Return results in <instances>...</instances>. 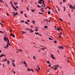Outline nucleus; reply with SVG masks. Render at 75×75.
Instances as JSON below:
<instances>
[{"mask_svg": "<svg viewBox=\"0 0 75 75\" xmlns=\"http://www.w3.org/2000/svg\"><path fill=\"white\" fill-rule=\"evenodd\" d=\"M56 67L57 68H59V65H57V66H56Z\"/></svg>", "mask_w": 75, "mask_h": 75, "instance_id": "obj_56", "label": "nucleus"}, {"mask_svg": "<svg viewBox=\"0 0 75 75\" xmlns=\"http://www.w3.org/2000/svg\"><path fill=\"white\" fill-rule=\"evenodd\" d=\"M27 69H28V71H31V69H30V68H28Z\"/></svg>", "mask_w": 75, "mask_h": 75, "instance_id": "obj_16", "label": "nucleus"}, {"mask_svg": "<svg viewBox=\"0 0 75 75\" xmlns=\"http://www.w3.org/2000/svg\"><path fill=\"white\" fill-rule=\"evenodd\" d=\"M25 24H27L28 25H30V23H28L27 21H25Z\"/></svg>", "mask_w": 75, "mask_h": 75, "instance_id": "obj_13", "label": "nucleus"}, {"mask_svg": "<svg viewBox=\"0 0 75 75\" xmlns=\"http://www.w3.org/2000/svg\"><path fill=\"white\" fill-rule=\"evenodd\" d=\"M21 33H22L23 34H24L25 33H26V32L24 31H22Z\"/></svg>", "mask_w": 75, "mask_h": 75, "instance_id": "obj_18", "label": "nucleus"}, {"mask_svg": "<svg viewBox=\"0 0 75 75\" xmlns=\"http://www.w3.org/2000/svg\"><path fill=\"white\" fill-rule=\"evenodd\" d=\"M23 63L24 64H25V65L27 64V63H26V62H25V61H24Z\"/></svg>", "mask_w": 75, "mask_h": 75, "instance_id": "obj_19", "label": "nucleus"}, {"mask_svg": "<svg viewBox=\"0 0 75 75\" xmlns=\"http://www.w3.org/2000/svg\"><path fill=\"white\" fill-rule=\"evenodd\" d=\"M13 16H17V14H18V12H16H16H13Z\"/></svg>", "mask_w": 75, "mask_h": 75, "instance_id": "obj_2", "label": "nucleus"}, {"mask_svg": "<svg viewBox=\"0 0 75 75\" xmlns=\"http://www.w3.org/2000/svg\"><path fill=\"white\" fill-rule=\"evenodd\" d=\"M27 21H28V22H30V21L29 20H27Z\"/></svg>", "mask_w": 75, "mask_h": 75, "instance_id": "obj_64", "label": "nucleus"}, {"mask_svg": "<svg viewBox=\"0 0 75 75\" xmlns=\"http://www.w3.org/2000/svg\"><path fill=\"white\" fill-rule=\"evenodd\" d=\"M14 9V10H15V11H17V9L16 8H15V9Z\"/></svg>", "mask_w": 75, "mask_h": 75, "instance_id": "obj_48", "label": "nucleus"}, {"mask_svg": "<svg viewBox=\"0 0 75 75\" xmlns=\"http://www.w3.org/2000/svg\"><path fill=\"white\" fill-rule=\"evenodd\" d=\"M55 67H53L52 68L54 69V70H57V68L56 67V65H55Z\"/></svg>", "mask_w": 75, "mask_h": 75, "instance_id": "obj_8", "label": "nucleus"}, {"mask_svg": "<svg viewBox=\"0 0 75 75\" xmlns=\"http://www.w3.org/2000/svg\"><path fill=\"white\" fill-rule=\"evenodd\" d=\"M39 14H43V13H40V12H39Z\"/></svg>", "mask_w": 75, "mask_h": 75, "instance_id": "obj_40", "label": "nucleus"}, {"mask_svg": "<svg viewBox=\"0 0 75 75\" xmlns=\"http://www.w3.org/2000/svg\"><path fill=\"white\" fill-rule=\"evenodd\" d=\"M57 31H59L60 30L59 28H57Z\"/></svg>", "mask_w": 75, "mask_h": 75, "instance_id": "obj_24", "label": "nucleus"}, {"mask_svg": "<svg viewBox=\"0 0 75 75\" xmlns=\"http://www.w3.org/2000/svg\"><path fill=\"white\" fill-rule=\"evenodd\" d=\"M37 67L39 69V70H40V67H39V66H38Z\"/></svg>", "mask_w": 75, "mask_h": 75, "instance_id": "obj_26", "label": "nucleus"}, {"mask_svg": "<svg viewBox=\"0 0 75 75\" xmlns=\"http://www.w3.org/2000/svg\"><path fill=\"white\" fill-rule=\"evenodd\" d=\"M27 9L28 10V11H29V9H28V7L27 6Z\"/></svg>", "mask_w": 75, "mask_h": 75, "instance_id": "obj_39", "label": "nucleus"}, {"mask_svg": "<svg viewBox=\"0 0 75 75\" xmlns=\"http://www.w3.org/2000/svg\"><path fill=\"white\" fill-rule=\"evenodd\" d=\"M57 41L55 40L54 41V42L55 44H56V43H57Z\"/></svg>", "mask_w": 75, "mask_h": 75, "instance_id": "obj_38", "label": "nucleus"}, {"mask_svg": "<svg viewBox=\"0 0 75 75\" xmlns=\"http://www.w3.org/2000/svg\"><path fill=\"white\" fill-rule=\"evenodd\" d=\"M10 61L9 60H8L7 61V64L8 65H9V64H10Z\"/></svg>", "mask_w": 75, "mask_h": 75, "instance_id": "obj_6", "label": "nucleus"}, {"mask_svg": "<svg viewBox=\"0 0 75 75\" xmlns=\"http://www.w3.org/2000/svg\"><path fill=\"white\" fill-rule=\"evenodd\" d=\"M7 61V59L6 58L3 61H2V62H4Z\"/></svg>", "mask_w": 75, "mask_h": 75, "instance_id": "obj_11", "label": "nucleus"}, {"mask_svg": "<svg viewBox=\"0 0 75 75\" xmlns=\"http://www.w3.org/2000/svg\"><path fill=\"white\" fill-rule=\"evenodd\" d=\"M31 71H32V72H34V70H33V69H31Z\"/></svg>", "mask_w": 75, "mask_h": 75, "instance_id": "obj_59", "label": "nucleus"}, {"mask_svg": "<svg viewBox=\"0 0 75 75\" xmlns=\"http://www.w3.org/2000/svg\"><path fill=\"white\" fill-rule=\"evenodd\" d=\"M21 22L22 23H24V20H22L21 21Z\"/></svg>", "mask_w": 75, "mask_h": 75, "instance_id": "obj_28", "label": "nucleus"}, {"mask_svg": "<svg viewBox=\"0 0 75 75\" xmlns=\"http://www.w3.org/2000/svg\"><path fill=\"white\" fill-rule=\"evenodd\" d=\"M49 10H51V8H50V7H48Z\"/></svg>", "mask_w": 75, "mask_h": 75, "instance_id": "obj_58", "label": "nucleus"}, {"mask_svg": "<svg viewBox=\"0 0 75 75\" xmlns=\"http://www.w3.org/2000/svg\"><path fill=\"white\" fill-rule=\"evenodd\" d=\"M0 2H2V3H4V1L2 0H0Z\"/></svg>", "mask_w": 75, "mask_h": 75, "instance_id": "obj_30", "label": "nucleus"}, {"mask_svg": "<svg viewBox=\"0 0 75 75\" xmlns=\"http://www.w3.org/2000/svg\"><path fill=\"white\" fill-rule=\"evenodd\" d=\"M37 6H38V7L39 8H40V5H38H38H37Z\"/></svg>", "mask_w": 75, "mask_h": 75, "instance_id": "obj_44", "label": "nucleus"}, {"mask_svg": "<svg viewBox=\"0 0 75 75\" xmlns=\"http://www.w3.org/2000/svg\"><path fill=\"white\" fill-rule=\"evenodd\" d=\"M29 31H33V30H32V29H30Z\"/></svg>", "mask_w": 75, "mask_h": 75, "instance_id": "obj_62", "label": "nucleus"}, {"mask_svg": "<svg viewBox=\"0 0 75 75\" xmlns=\"http://www.w3.org/2000/svg\"><path fill=\"white\" fill-rule=\"evenodd\" d=\"M6 57V55L4 54H1L0 56V57Z\"/></svg>", "mask_w": 75, "mask_h": 75, "instance_id": "obj_5", "label": "nucleus"}, {"mask_svg": "<svg viewBox=\"0 0 75 75\" xmlns=\"http://www.w3.org/2000/svg\"><path fill=\"white\" fill-rule=\"evenodd\" d=\"M59 19L60 20H61V21H63V20H62V19L61 18H59Z\"/></svg>", "mask_w": 75, "mask_h": 75, "instance_id": "obj_37", "label": "nucleus"}, {"mask_svg": "<svg viewBox=\"0 0 75 75\" xmlns=\"http://www.w3.org/2000/svg\"><path fill=\"white\" fill-rule=\"evenodd\" d=\"M48 14H51V12L50 11H48Z\"/></svg>", "mask_w": 75, "mask_h": 75, "instance_id": "obj_29", "label": "nucleus"}, {"mask_svg": "<svg viewBox=\"0 0 75 75\" xmlns=\"http://www.w3.org/2000/svg\"><path fill=\"white\" fill-rule=\"evenodd\" d=\"M10 35L11 36H12V37H15V35H14L12 33H10Z\"/></svg>", "mask_w": 75, "mask_h": 75, "instance_id": "obj_7", "label": "nucleus"}, {"mask_svg": "<svg viewBox=\"0 0 75 75\" xmlns=\"http://www.w3.org/2000/svg\"><path fill=\"white\" fill-rule=\"evenodd\" d=\"M38 29H35V31H38Z\"/></svg>", "mask_w": 75, "mask_h": 75, "instance_id": "obj_54", "label": "nucleus"}, {"mask_svg": "<svg viewBox=\"0 0 75 75\" xmlns=\"http://www.w3.org/2000/svg\"><path fill=\"white\" fill-rule=\"evenodd\" d=\"M47 64H51V63H50V61H47Z\"/></svg>", "mask_w": 75, "mask_h": 75, "instance_id": "obj_17", "label": "nucleus"}, {"mask_svg": "<svg viewBox=\"0 0 75 75\" xmlns=\"http://www.w3.org/2000/svg\"><path fill=\"white\" fill-rule=\"evenodd\" d=\"M50 71V68H49L48 70H47V71L48 72H49Z\"/></svg>", "mask_w": 75, "mask_h": 75, "instance_id": "obj_55", "label": "nucleus"}, {"mask_svg": "<svg viewBox=\"0 0 75 75\" xmlns=\"http://www.w3.org/2000/svg\"><path fill=\"white\" fill-rule=\"evenodd\" d=\"M36 70L37 71V72H39V70H38V69H36Z\"/></svg>", "mask_w": 75, "mask_h": 75, "instance_id": "obj_46", "label": "nucleus"}, {"mask_svg": "<svg viewBox=\"0 0 75 75\" xmlns=\"http://www.w3.org/2000/svg\"><path fill=\"white\" fill-rule=\"evenodd\" d=\"M29 33H34V31L33 30H32L30 32H29Z\"/></svg>", "mask_w": 75, "mask_h": 75, "instance_id": "obj_34", "label": "nucleus"}, {"mask_svg": "<svg viewBox=\"0 0 75 75\" xmlns=\"http://www.w3.org/2000/svg\"><path fill=\"white\" fill-rule=\"evenodd\" d=\"M20 13H21V14H23V11H21Z\"/></svg>", "mask_w": 75, "mask_h": 75, "instance_id": "obj_45", "label": "nucleus"}, {"mask_svg": "<svg viewBox=\"0 0 75 75\" xmlns=\"http://www.w3.org/2000/svg\"><path fill=\"white\" fill-rule=\"evenodd\" d=\"M43 2V3H45V1H44V0H43V1H42Z\"/></svg>", "mask_w": 75, "mask_h": 75, "instance_id": "obj_60", "label": "nucleus"}, {"mask_svg": "<svg viewBox=\"0 0 75 75\" xmlns=\"http://www.w3.org/2000/svg\"><path fill=\"white\" fill-rule=\"evenodd\" d=\"M13 74H16V72L14 71H13Z\"/></svg>", "mask_w": 75, "mask_h": 75, "instance_id": "obj_61", "label": "nucleus"}, {"mask_svg": "<svg viewBox=\"0 0 75 75\" xmlns=\"http://www.w3.org/2000/svg\"><path fill=\"white\" fill-rule=\"evenodd\" d=\"M60 49H61V48H62V49H63L64 48V47H63L61 46H59L58 47Z\"/></svg>", "mask_w": 75, "mask_h": 75, "instance_id": "obj_9", "label": "nucleus"}, {"mask_svg": "<svg viewBox=\"0 0 75 75\" xmlns=\"http://www.w3.org/2000/svg\"><path fill=\"white\" fill-rule=\"evenodd\" d=\"M25 67H26V68H27L28 67V65H27V64H25Z\"/></svg>", "mask_w": 75, "mask_h": 75, "instance_id": "obj_22", "label": "nucleus"}, {"mask_svg": "<svg viewBox=\"0 0 75 75\" xmlns=\"http://www.w3.org/2000/svg\"><path fill=\"white\" fill-rule=\"evenodd\" d=\"M54 57V54H51V58H52V57Z\"/></svg>", "mask_w": 75, "mask_h": 75, "instance_id": "obj_21", "label": "nucleus"}, {"mask_svg": "<svg viewBox=\"0 0 75 75\" xmlns=\"http://www.w3.org/2000/svg\"><path fill=\"white\" fill-rule=\"evenodd\" d=\"M31 11H32V12H34V10L32 9Z\"/></svg>", "mask_w": 75, "mask_h": 75, "instance_id": "obj_51", "label": "nucleus"}, {"mask_svg": "<svg viewBox=\"0 0 75 75\" xmlns=\"http://www.w3.org/2000/svg\"><path fill=\"white\" fill-rule=\"evenodd\" d=\"M35 21L34 20H33L32 21V22L33 23V24H35Z\"/></svg>", "mask_w": 75, "mask_h": 75, "instance_id": "obj_15", "label": "nucleus"}, {"mask_svg": "<svg viewBox=\"0 0 75 75\" xmlns=\"http://www.w3.org/2000/svg\"><path fill=\"white\" fill-rule=\"evenodd\" d=\"M41 50H44V48H41Z\"/></svg>", "mask_w": 75, "mask_h": 75, "instance_id": "obj_49", "label": "nucleus"}, {"mask_svg": "<svg viewBox=\"0 0 75 75\" xmlns=\"http://www.w3.org/2000/svg\"><path fill=\"white\" fill-rule=\"evenodd\" d=\"M16 7V8H19V7H18V6H15Z\"/></svg>", "mask_w": 75, "mask_h": 75, "instance_id": "obj_42", "label": "nucleus"}, {"mask_svg": "<svg viewBox=\"0 0 75 75\" xmlns=\"http://www.w3.org/2000/svg\"><path fill=\"white\" fill-rule=\"evenodd\" d=\"M33 59H34L35 60L36 59V58H35V56H33Z\"/></svg>", "mask_w": 75, "mask_h": 75, "instance_id": "obj_25", "label": "nucleus"}, {"mask_svg": "<svg viewBox=\"0 0 75 75\" xmlns=\"http://www.w3.org/2000/svg\"><path fill=\"white\" fill-rule=\"evenodd\" d=\"M72 8L74 10L75 9V5L73 6Z\"/></svg>", "mask_w": 75, "mask_h": 75, "instance_id": "obj_20", "label": "nucleus"}, {"mask_svg": "<svg viewBox=\"0 0 75 75\" xmlns=\"http://www.w3.org/2000/svg\"><path fill=\"white\" fill-rule=\"evenodd\" d=\"M14 3L15 5H17V4H18V3H17V2H16L15 1H14Z\"/></svg>", "mask_w": 75, "mask_h": 75, "instance_id": "obj_12", "label": "nucleus"}, {"mask_svg": "<svg viewBox=\"0 0 75 75\" xmlns=\"http://www.w3.org/2000/svg\"><path fill=\"white\" fill-rule=\"evenodd\" d=\"M25 30H30V29L29 28H26V29H25Z\"/></svg>", "mask_w": 75, "mask_h": 75, "instance_id": "obj_50", "label": "nucleus"}, {"mask_svg": "<svg viewBox=\"0 0 75 75\" xmlns=\"http://www.w3.org/2000/svg\"><path fill=\"white\" fill-rule=\"evenodd\" d=\"M8 41H7V42H9L10 40H9L8 39L7 40Z\"/></svg>", "mask_w": 75, "mask_h": 75, "instance_id": "obj_52", "label": "nucleus"}, {"mask_svg": "<svg viewBox=\"0 0 75 75\" xmlns=\"http://www.w3.org/2000/svg\"><path fill=\"white\" fill-rule=\"evenodd\" d=\"M63 1V2H65V0H62Z\"/></svg>", "mask_w": 75, "mask_h": 75, "instance_id": "obj_63", "label": "nucleus"}, {"mask_svg": "<svg viewBox=\"0 0 75 75\" xmlns=\"http://www.w3.org/2000/svg\"><path fill=\"white\" fill-rule=\"evenodd\" d=\"M69 7L70 8H72L73 7V6H72V5H70L69 6Z\"/></svg>", "mask_w": 75, "mask_h": 75, "instance_id": "obj_10", "label": "nucleus"}, {"mask_svg": "<svg viewBox=\"0 0 75 75\" xmlns=\"http://www.w3.org/2000/svg\"><path fill=\"white\" fill-rule=\"evenodd\" d=\"M66 59L67 60V62H68V63H69V59H68V57H66Z\"/></svg>", "mask_w": 75, "mask_h": 75, "instance_id": "obj_4", "label": "nucleus"}, {"mask_svg": "<svg viewBox=\"0 0 75 75\" xmlns=\"http://www.w3.org/2000/svg\"><path fill=\"white\" fill-rule=\"evenodd\" d=\"M44 9V8H41L40 10L41 11V10H42Z\"/></svg>", "mask_w": 75, "mask_h": 75, "instance_id": "obj_43", "label": "nucleus"}, {"mask_svg": "<svg viewBox=\"0 0 75 75\" xmlns=\"http://www.w3.org/2000/svg\"><path fill=\"white\" fill-rule=\"evenodd\" d=\"M7 47H8V45L7 44L6 45Z\"/></svg>", "mask_w": 75, "mask_h": 75, "instance_id": "obj_57", "label": "nucleus"}, {"mask_svg": "<svg viewBox=\"0 0 75 75\" xmlns=\"http://www.w3.org/2000/svg\"><path fill=\"white\" fill-rule=\"evenodd\" d=\"M63 8H64V11H65V8L64 7H63Z\"/></svg>", "mask_w": 75, "mask_h": 75, "instance_id": "obj_35", "label": "nucleus"}, {"mask_svg": "<svg viewBox=\"0 0 75 75\" xmlns=\"http://www.w3.org/2000/svg\"><path fill=\"white\" fill-rule=\"evenodd\" d=\"M24 16L25 17H28V16H27V15H26V14L25 13L24 14Z\"/></svg>", "mask_w": 75, "mask_h": 75, "instance_id": "obj_31", "label": "nucleus"}, {"mask_svg": "<svg viewBox=\"0 0 75 75\" xmlns=\"http://www.w3.org/2000/svg\"><path fill=\"white\" fill-rule=\"evenodd\" d=\"M49 40H52V39L51 38H49Z\"/></svg>", "mask_w": 75, "mask_h": 75, "instance_id": "obj_36", "label": "nucleus"}, {"mask_svg": "<svg viewBox=\"0 0 75 75\" xmlns=\"http://www.w3.org/2000/svg\"><path fill=\"white\" fill-rule=\"evenodd\" d=\"M0 33H2V34H3V32H2V31H0Z\"/></svg>", "mask_w": 75, "mask_h": 75, "instance_id": "obj_53", "label": "nucleus"}, {"mask_svg": "<svg viewBox=\"0 0 75 75\" xmlns=\"http://www.w3.org/2000/svg\"><path fill=\"white\" fill-rule=\"evenodd\" d=\"M52 59H55V57L54 56L52 57Z\"/></svg>", "mask_w": 75, "mask_h": 75, "instance_id": "obj_33", "label": "nucleus"}, {"mask_svg": "<svg viewBox=\"0 0 75 75\" xmlns=\"http://www.w3.org/2000/svg\"><path fill=\"white\" fill-rule=\"evenodd\" d=\"M35 33L36 35H39V33H36V32H35Z\"/></svg>", "mask_w": 75, "mask_h": 75, "instance_id": "obj_23", "label": "nucleus"}, {"mask_svg": "<svg viewBox=\"0 0 75 75\" xmlns=\"http://www.w3.org/2000/svg\"><path fill=\"white\" fill-rule=\"evenodd\" d=\"M59 29H60V30H61V31H62V29H61V27H59Z\"/></svg>", "mask_w": 75, "mask_h": 75, "instance_id": "obj_47", "label": "nucleus"}, {"mask_svg": "<svg viewBox=\"0 0 75 75\" xmlns=\"http://www.w3.org/2000/svg\"><path fill=\"white\" fill-rule=\"evenodd\" d=\"M44 27H45V28H48V26H45Z\"/></svg>", "mask_w": 75, "mask_h": 75, "instance_id": "obj_27", "label": "nucleus"}, {"mask_svg": "<svg viewBox=\"0 0 75 75\" xmlns=\"http://www.w3.org/2000/svg\"><path fill=\"white\" fill-rule=\"evenodd\" d=\"M12 62H15V61L14 60H13L12 61Z\"/></svg>", "mask_w": 75, "mask_h": 75, "instance_id": "obj_41", "label": "nucleus"}, {"mask_svg": "<svg viewBox=\"0 0 75 75\" xmlns=\"http://www.w3.org/2000/svg\"><path fill=\"white\" fill-rule=\"evenodd\" d=\"M39 1H38V3H39V4H42V1H43V0H39Z\"/></svg>", "mask_w": 75, "mask_h": 75, "instance_id": "obj_3", "label": "nucleus"}, {"mask_svg": "<svg viewBox=\"0 0 75 75\" xmlns=\"http://www.w3.org/2000/svg\"><path fill=\"white\" fill-rule=\"evenodd\" d=\"M8 38L6 36H5L4 37V40L5 41H7V40H8Z\"/></svg>", "mask_w": 75, "mask_h": 75, "instance_id": "obj_1", "label": "nucleus"}, {"mask_svg": "<svg viewBox=\"0 0 75 75\" xmlns=\"http://www.w3.org/2000/svg\"><path fill=\"white\" fill-rule=\"evenodd\" d=\"M7 44L8 45H10V46H11V45H10V43H7Z\"/></svg>", "mask_w": 75, "mask_h": 75, "instance_id": "obj_32", "label": "nucleus"}, {"mask_svg": "<svg viewBox=\"0 0 75 75\" xmlns=\"http://www.w3.org/2000/svg\"><path fill=\"white\" fill-rule=\"evenodd\" d=\"M12 64L13 65V66L14 67H16V65H15V64L14 63H12Z\"/></svg>", "mask_w": 75, "mask_h": 75, "instance_id": "obj_14", "label": "nucleus"}]
</instances>
